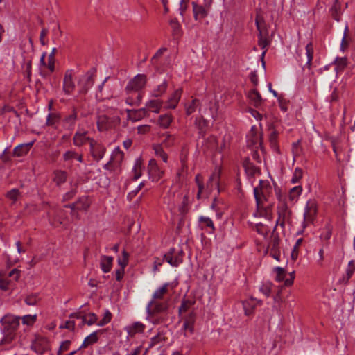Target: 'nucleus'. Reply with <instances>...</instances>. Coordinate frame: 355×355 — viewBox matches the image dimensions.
<instances>
[{"mask_svg": "<svg viewBox=\"0 0 355 355\" xmlns=\"http://www.w3.org/2000/svg\"><path fill=\"white\" fill-rule=\"evenodd\" d=\"M146 83V76L144 74H137L128 83L125 89L131 96H128L125 102L130 105H139L142 99V95L139 92Z\"/></svg>", "mask_w": 355, "mask_h": 355, "instance_id": "obj_1", "label": "nucleus"}, {"mask_svg": "<svg viewBox=\"0 0 355 355\" xmlns=\"http://www.w3.org/2000/svg\"><path fill=\"white\" fill-rule=\"evenodd\" d=\"M21 317L12 314L5 315L0 320L1 331L8 341H12L16 337V331L20 324Z\"/></svg>", "mask_w": 355, "mask_h": 355, "instance_id": "obj_2", "label": "nucleus"}, {"mask_svg": "<svg viewBox=\"0 0 355 355\" xmlns=\"http://www.w3.org/2000/svg\"><path fill=\"white\" fill-rule=\"evenodd\" d=\"M272 193L273 188L270 182L267 180H260L259 186L254 188V196L257 206L261 207L263 202L268 200Z\"/></svg>", "mask_w": 355, "mask_h": 355, "instance_id": "obj_3", "label": "nucleus"}, {"mask_svg": "<svg viewBox=\"0 0 355 355\" xmlns=\"http://www.w3.org/2000/svg\"><path fill=\"white\" fill-rule=\"evenodd\" d=\"M313 52V46H297L296 53L298 61L303 67H311Z\"/></svg>", "mask_w": 355, "mask_h": 355, "instance_id": "obj_4", "label": "nucleus"}, {"mask_svg": "<svg viewBox=\"0 0 355 355\" xmlns=\"http://www.w3.org/2000/svg\"><path fill=\"white\" fill-rule=\"evenodd\" d=\"M168 302H161L159 300L155 301L152 304L150 312H147L148 315L151 318L152 322L154 324H159L164 321V318L157 317V314L166 313L168 310Z\"/></svg>", "mask_w": 355, "mask_h": 355, "instance_id": "obj_5", "label": "nucleus"}, {"mask_svg": "<svg viewBox=\"0 0 355 355\" xmlns=\"http://www.w3.org/2000/svg\"><path fill=\"white\" fill-rule=\"evenodd\" d=\"M318 212L316 202L313 200H309L306 202L304 212L303 227L313 223Z\"/></svg>", "mask_w": 355, "mask_h": 355, "instance_id": "obj_6", "label": "nucleus"}, {"mask_svg": "<svg viewBox=\"0 0 355 355\" xmlns=\"http://www.w3.org/2000/svg\"><path fill=\"white\" fill-rule=\"evenodd\" d=\"M176 284L174 283H165L162 286L157 288L153 294V297L151 300L148 303L146 306V312H150V307L152 306V304L154 303L155 301L161 300L164 299L165 294L168 291L169 289L172 290L175 287Z\"/></svg>", "mask_w": 355, "mask_h": 355, "instance_id": "obj_7", "label": "nucleus"}, {"mask_svg": "<svg viewBox=\"0 0 355 355\" xmlns=\"http://www.w3.org/2000/svg\"><path fill=\"white\" fill-rule=\"evenodd\" d=\"M49 348L48 339L42 336H37L31 345V349L37 355L44 354Z\"/></svg>", "mask_w": 355, "mask_h": 355, "instance_id": "obj_8", "label": "nucleus"}, {"mask_svg": "<svg viewBox=\"0 0 355 355\" xmlns=\"http://www.w3.org/2000/svg\"><path fill=\"white\" fill-rule=\"evenodd\" d=\"M96 69H92L83 75L78 81V85L81 87V92L86 93L94 83Z\"/></svg>", "mask_w": 355, "mask_h": 355, "instance_id": "obj_9", "label": "nucleus"}, {"mask_svg": "<svg viewBox=\"0 0 355 355\" xmlns=\"http://www.w3.org/2000/svg\"><path fill=\"white\" fill-rule=\"evenodd\" d=\"M182 251L177 252L174 248L164 255L163 260L168 263L171 266L177 267L182 262Z\"/></svg>", "mask_w": 355, "mask_h": 355, "instance_id": "obj_10", "label": "nucleus"}, {"mask_svg": "<svg viewBox=\"0 0 355 355\" xmlns=\"http://www.w3.org/2000/svg\"><path fill=\"white\" fill-rule=\"evenodd\" d=\"M118 122V118H111L106 115L102 114L98 116L97 127L99 131H105L112 128Z\"/></svg>", "mask_w": 355, "mask_h": 355, "instance_id": "obj_11", "label": "nucleus"}, {"mask_svg": "<svg viewBox=\"0 0 355 355\" xmlns=\"http://www.w3.org/2000/svg\"><path fill=\"white\" fill-rule=\"evenodd\" d=\"M78 120V112L73 109L70 113L66 114L62 119V125L64 130L72 131Z\"/></svg>", "mask_w": 355, "mask_h": 355, "instance_id": "obj_12", "label": "nucleus"}, {"mask_svg": "<svg viewBox=\"0 0 355 355\" xmlns=\"http://www.w3.org/2000/svg\"><path fill=\"white\" fill-rule=\"evenodd\" d=\"M278 218L276 221V225H280L282 227H284V224L288 220L291 216V210L285 203L280 204L277 207Z\"/></svg>", "mask_w": 355, "mask_h": 355, "instance_id": "obj_13", "label": "nucleus"}, {"mask_svg": "<svg viewBox=\"0 0 355 355\" xmlns=\"http://www.w3.org/2000/svg\"><path fill=\"white\" fill-rule=\"evenodd\" d=\"M148 171L150 178H151L153 181H158L164 174V171L158 166L156 160L154 159H150Z\"/></svg>", "mask_w": 355, "mask_h": 355, "instance_id": "obj_14", "label": "nucleus"}, {"mask_svg": "<svg viewBox=\"0 0 355 355\" xmlns=\"http://www.w3.org/2000/svg\"><path fill=\"white\" fill-rule=\"evenodd\" d=\"M87 135L88 132L87 130H77L73 137V144L74 146L80 147L87 142L90 144V141L94 139L90 138Z\"/></svg>", "mask_w": 355, "mask_h": 355, "instance_id": "obj_15", "label": "nucleus"}, {"mask_svg": "<svg viewBox=\"0 0 355 355\" xmlns=\"http://www.w3.org/2000/svg\"><path fill=\"white\" fill-rule=\"evenodd\" d=\"M89 147L91 155L96 161L98 162L103 157L106 149L103 145L97 143L95 140H92Z\"/></svg>", "mask_w": 355, "mask_h": 355, "instance_id": "obj_16", "label": "nucleus"}, {"mask_svg": "<svg viewBox=\"0 0 355 355\" xmlns=\"http://www.w3.org/2000/svg\"><path fill=\"white\" fill-rule=\"evenodd\" d=\"M73 71L72 69L67 70L64 74L62 89L67 95L71 94L75 89V83L73 80Z\"/></svg>", "mask_w": 355, "mask_h": 355, "instance_id": "obj_17", "label": "nucleus"}, {"mask_svg": "<svg viewBox=\"0 0 355 355\" xmlns=\"http://www.w3.org/2000/svg\"><path fill=\"white\" fill-rule=\"evenodd\" d=\"M195 182L198 188L196 198L200 200L208 198L209 193L208 189L204 182L203 178L200 174H197L195 177Z\"/></svg>", "mask_w": 355, "mask_h": 355, "instance_id": "obj_18", "label": "nucleus"}, {"mask_svg": "<svg viewBox=\"0 0 355 355\" xmlns=\"http://www.w3.org/2000/svg\"><path fill=\"white\" fill-rule=\"evenodd\" d=\"M128 119L132 122H137L148 116L146 108L142 107L138 110H128Z\"/></svg>", "mask_w": 355, "mask_h": 355, "instance_id": "obj_19", "label": "nucleus"}, {"mask_svg": "<svg viewBox=\"0 0 355 355\" xmlns=\"http://www.w3.org/2000/svg\"><path fill=\"white\" fill-rule=\"evenodd\" d=\"M220 176V171L219 170L214 171L210 175L208 181L205 184L206 187L208 189V192L209 193V194L215 189H217L219 191Z\"/></svg>", "mask_w": 355, "mask_h": 355, "instance_id": "obj_20", "label": "nucleus"}, {"mask_svg": "<svg viewBox=\"0 0 355 355\" xmlns=\"http://www.w3.org/2000/svg\"><path fill=\"white\" fill-rule=\"evenodd\" d=\"M193 17L196 20H201L208 14V8L204 5H198L196 2H192Z\"/></svg>", "mask_w": 355, "mask_h": 355, "instance_id": "obj_21", "label": "nucleus"}, {"mask_svg": "<svg viewBox=\"0 0 355 355\" xmlns=\"http://www.w3.org/2000/svg\"><path fill=\"white\" fill-rule=\"evenodd\" d=\"M146 326L141 322H133L125 327V330L128 335L133 337L137 334H141L144 331Z\"/></svg>", "mask_w": 355, "mask_h": 355, "instance_id": "obj_22", "label": "nucleus"}, {"mask_svg": "<svg viewBox=\"0 0 355 355\" xmlns=\"http://www.w3.org/2000/svg\"><path fill=\"white\" fill-rule=\"evenodd\" d=\"M71 318L81 319V324H87V325H92L97 322V315L94 313L81 315L78 313H73L70 315Z\"/></svg>", "mask_w": 355, "mask_h": 355, "instance_id": "obj_23", "label": "nucleus"}, {"mask_svg": "<svg viewBox=\"0 0 355 355\" xmlns=\"http://www.w3.org/2000/svg\"><path fill=\"white\" fill-rule=\"evenodd\" d=\"M123 153L119 149H116L112 155L110 161L105 164L103 168L106 170H112L114 166L119 165L122 161Z\"/></svg>", "mask_w": 355, "mask_h": 355, "instance_id": "obj_24", "label": "nucleus"}, {"mask_svg": "<svg viewBox=\"0 0 355 355\" xmlns=\"http://www.w3.org/2000/svg\"><path fill=\"white\" fill-rule=\"evenodd\" d=\"M200 228L207 230L209 234L214 233L215 227L213 220L207 216H200L198 218Z\"/></svg>", "mask_w": 355, "mask_h": 355, "instance_id": "obj_25", "label": "nucleus"}, {"mask_svg": "<svg viewBox=\"0 0 355 355\" xmlns=\"http://www.w3.org/2000/svg\"><path fill=\"white\" fill-rule=\"evenodd\" d=\"M355 272V261L351 260L347 265V267L345 270V274L339 279L338 284H346L349 279L353 276Z\"/></svg>", "mask_w": 355, "mask_h": 355, "instance_id": "obj_26", "label": "nucleus"}, {"mask_svg": "<svg viewBox=\"0 0 355 355\" xmlns=\"http://www.w3.org/2000/svg\"><path fill=\"white\" fill-rule=\"evenodd\" d=\"M330 254L331 250L329 243L322 244L321 248L318 251V259L316 260L317 264L320 267H323L324 260Z\"/></svg>", "mask_w": 355, "mask_h": 355, "instance_id": "obj_27", "label": "nucleus"}, {"mask_svg": "<svg viewBox=\"0 0 355 355\" xmlns=\"http://www.w3.org/2000/svg\"><path fill=\"white\" fill-rule=\"evenodd\" d=\"M247 96L250 100V103L255 107H259L263 102L261 94L256 89H250L248 92Z\"/></svg>", "mask_w": 355, "mask_h": 355, "instance_id": "obj_28", "label": "nucleus"}, {"mask_svg": "<svg viewBox=\"0 0 355 355\" xmlns=\"http://www.w3.org/2000/svg\"><path fill=\"white\" fill-rule=\"evenodd\" d=\"M182 90L180 89H176L169 97L166 102V109H175L181 98Z\"/></svg>", "mask_w": 355, "mask_h": 355, "instance_id": "obj_29", "label": "nucleus"}, {"mask_svg": "<svg viewBox=\"0 0 355 355\" xmlns=\"http://www.w3.org/2000/svg\"><path fill=\"white\" fill-rule=\"evenodd\" d=\"M261 304V301L257 300L254 298H250L243 302V306L245 315L249 316L252 314L254 308L257 304Z\"/></svg>", "mask_w": 355, "mask_h": 355, "instance_id": "obj_30", "label": "nucleus"}, {"mask_svg": "<svg viewBox=\"0 0 355 355\" xmlns=\"http://www.w3.org/2000/svg\"><path fill=\"white\" fill-rule=\"evenodd\" d=\"M162 106V101L161 100L151 99L146 103V106L144 108H146L148 114L150 112L157 114L160 112Z\"/></svg>", "mask_w": 355, "mask_h": 355, "instance_id": "obj_31", "label": "nucleus"}, {"mask_svg": "<svg viewBox=\"0 0 355 355\" xmlns=\"http://www.w3.org/2000/svg\"><path fill=\"white\" fill-rule=\"evenodd\" d=\"M173 120V117L171 114H162L158 117L156 124L163 129L168 128Z\"/></svg>", "mask_w": 355, "mask_h": 355, "instance_id": "obj_32", "label": "nucleus"}, {"mask_svg": "<svg viewBox=\"0 0 355 355\" xmlns=\"http://www.w3.org/2000/svg\"><path fill=\"white\" fill-rule=\"evenodd\" d=\"M245 173L248 178L251 179L255 177L257 174L260 173V170L254 164L249 161H245L243 163Z\"/></svg>", "mask_w": 355, "mask_h": 355, "instance_id": "obj_33", "label": "nucleus"}, {"mask_svg": "<svg viewBox=\"0 0 355 355\" xmlns=\"http://www.w3.org/2000/svg\"><path fill=\"white\" fill-rule=\"evenodd\" d=\"M255 23L261 37H265L268 34L267 26L261 15H257Z\"/></svg>", "mask_w": 355, "mask_h": 355, "instance_id": "obj_34", "label": "nucleus"}, {"mask_svg": "<svg viewBox=\"0 0 355 355\" xmlns=\"http://www.w3.org/2000/svg\"><path fill=\"white\" fill-rule=\"evenodd\" d=\"M33 142L21 144L16 146L13 150V154L17 157H21L26 155L30 150Z\"/></svg>", "mask_w": 355, "mask_h": 355, "instance_id": "obj_35", "label": "nucleus"}, {"mask_svg": "<svg viewBox=\"0 0 355 355\" xmlns=\"http://www.w3.org/2000/svg\"><path fill=\"white\" fill-rule=\"evenodd\" d=\"M113 257L111 256H102L100 260L101 270L107 273L110 271L112 268Z\"/></svg>", "mask_w": 355, "mask_h": 355, "instance_id": "obj_36", "label": "nucleus"}, {"mask_svg": "<svg viewBox=\"0 0 355 355\" xmlns=\"http://www.w3.org/2000/svg\"><path fill=\"white\" fill-rule=\"evenodd\" d=\"M101 331H96L90 334L89 336H87L83 340L82 345L80 347V348H85L89 345H92L98 342V333Z\"/></svg>", "mask_w": 355, "mask_h": 355, "instance_id": "obj_37", "label": "nucleus"}, {"mask_svg": "<svg viewBox=\"0 0 355 355\" xmlns=\"http://www.w3.org/2000/svg\"><path fill=\"white\" fill-rule=\"evenodd\" d=\"M67 179V173L64 171H55L53 174V181L57 186H60L64 184Z\"/></svg>", "mask_w": 355, "mask_h": 355, "instance_id": "obj_38", "label": "nucleus"}, {"mask_svg": "<svg viewBox=\"0 0 355 355\" xmlns=\"http://www.w3.org/2000/svg\"><path fill=\"white\" fill-rule=\"evenodd\" d=\"M61 121V116L58 112H50L46 117V124L48 126L55 127Z\"/></svg>", "mask_w": 355, "mask_h": 355, "instance_id": "obj_39", "label": "nucleus"}, {"mask_svg": "<svg viewBox=\"0 0 355 355\" xmlns=\"http://www.w3.org/2000/svg\"><path fill=\"white\" fill-rule=\"evenodd\" d=\"M302 192V187L300 185L291 188L288 193L289 200L293 202H297Z\"/></svg>", "mask_w": 355, "mask_h": 355, "instance_id": "obj_40", "label": "nucleus"}, {"mask_svg": "<svg viewBox=\"0 0 355 355\" xmlns=\"http://www.w3.org/2000/svg\"><path fill=\"white\" fill-rule=\"evenodd\" d=\"M167 83L164 80L160 85H157L152 92L151 96L154 97H159L164 94L167 89Z\"/></svg>", "mask_w": 355, "mask_h": 355, "instance_id": "obj_41", "label": "nucleus"}, {"mask_svg": "<svg viewBox=\"0 0 355 355\" xmlns=\"http://www.w3.org/2000/svg\"><path fill=\"white\" fill-rule=\"evenodd\" d=\"M142 163L140 159H137L134 165V167L132 168V173H133V178L132 179L134 180H137L139 179L142 174Z\"/></svg>", "mask_w": 355, "mask_h": 355, "instance_id": "obj_42", "label": "nucleus"}, {"mask_svg": "<svg viewBox=\"0 0 355 355\" xmlns=\"http://www.w3.org/2000/svg\"><path fill=\"white\" fill-rule=\"evenodd\" d=\"M200 106L199 101L196 98L193 99L191 102L185 105L186 114L191 115L196 112L198 107Z\"/></svg>", "mask_w": 355, "mask_h": 355, "instance_id": "obj_43", "label": "nucleus"}, {"mask_svg": "<svg viewBox=\"0 0 355 355\" xmlns=\"http://www.w3.org/2000/svg\"><path fill=\"white\" fill-rule=\"evenodd\" d=\"M165 340L166 337L162 331H160L150 339L149 347H153L157 345L162 344L165 342Z\"/></svg>", "mask_w": 355, "mask_h": 355, "instance_id": "obj_44", "label": "nucleus"}, {"mask_svg": "<svg viewBox=\"0 0 355 355\" xmlns=\"http://www.w3.org/2000/svg\"><path fill=\"white\" fill-rule=\"evenodd\" d=\"M153 150L155 151V154L157 157H160L162 161L165 163L168 161V155L164 151L163 148L161 145H155L153 146Z\"/></svg>", "mask_w": 355, "mask_h": 355, "instance_id": "obj_45", "label": "nucleus"}, {"mask_svg": "<svg viewBox=\"0 0 355 355\" xmlns=\"http://www.w3.org/2000/svg\"><path fill=\"white\" fill-rule=\"evenodd\" d=\"M21 320L24 325L33 326L37 320V315H26Z\"/></svg>", "mask_w": 355, "mask_h": 355, "instance_id": "obj_46", "label": "nucleus"}, {"mask_svg": "<svg viewBox=\"0 0 355 355\" xmlns=\"http://www.w3.org/2000/svg\"><path fill=\"white\" fill-rule=\"evenodd\" d=\"M280 239L278 236L273 235L268 244V248L270 250H279Z\"/></svg>", "mask_w": 355, "mask_h": 355, "instance_id": "obj_47", "label": "nucleus"}, {"mask_svg": "<svg viewBox=\"0 0 355 355\" xmlns=\"http://www.w3.org/2000/svg\"><path fill=\"white\" fill-rule=\"evenodd\" d=\"M347 64V60L345 58H336L334 60L335 69L337 72L343 70Z\"/></svg>", "mask_w": 355, "mask_h": 355, "instance_id": "obj_48", "label": "nucleus"}, {"mask_svg": "<svg viewBox=\"0 0 355 355\" xmlns=\"http://www.w3.org/2000/svg\"><path fill=\"white\" fill-rule=\"evenodd\" d=\"M129 254L125 250H123L122 255L118 258V263L121 268H125L128 263Z\"/></svg>", "mask_w": 355, "mask_h": 355, "instance_id": "obj_49", "label": "nucleus"}, {"mask_svg": "<svg viewBox=\"0 0 355 355\" xmlns=\"http://www.w3.org/2000/svg\"><path fill=\"white\" fill-rule=\"evenodd\" d=\"M112 319V313L109 310H106L104 313L103 318L97 323L99 327H103L108 324Z\"/></svg>", "mask_w": 355, "mask_h": 355, "instance_id": "obj_50", "label": "nucleus"}, {"mask_svg": "<svg viewBox=\"0 0 355 355\" xmlns=\"http://www.w3.org/2000/svg\"><path fill=\"white\" fill-rule=\"evenodd\" d=\"M303 175V171L300 168H296L294 171V173L293 174L292 178H291V182L293 184H295L298 182L302 178Z\"/></svg>", "mask_w": 355, "mask_h": 355, "instance_id": "obj_51", "label": "nucleus"}, {"mask_svg": "<svg viewBox=\"0 0 355 355\" xmlns=\"http://www.w3.org/2000/svg\"><path fill=\"white\" fill-rule=\"evenodd\" d=\"M40 298L37 293L28 295L25 299V302L28 306H34L39 301Z\"/></svg>", "mask_w": 355, "mask_h": 355, "instance_id": "obj_52", "label": "nucleus"}, {"mask_svg": "<svg viewBox=\"0 0 355 355\" xmlns=\"http://www.w3.org/2000/svg\"><path fill=\"white\" fill-rule=\"evenodd\" d=\"M77 152L73 150H69L64 152L62 155V158L64 162H70L75 159Z\"/></svg>", "mask_w": 355, "mask_h": 355, "instance_id": "obj_53", "label": "nucleus"}, {"mask_svg": "<svg viewBox=\"0 0 355 355\" xmlns=\"http://www.w3.org/2000/svg\"><path fill=\"white\" fill-rule=\"evenodd\" d=\"M272 284L270 282L263 284L259 288V291L267 297L270 295L272 291Z\"/></svg>", "mask_w": 355, "mask_h": 355, "instance_id": "obj_54", "label": "nucleus"}, {"mask_svg": "<svg viewBox=\"0 0 355 355\" xmlns=\"http://www.w3.org/2000/svg\"><path fill=\"white\" fill-rule=\"evenodd\" d=\"M19 190L17 189H13L6 193V197L12 200V203H14L17 201L19 196Z\"/></svg>", "mask_w": 355, "mask_h": 355, "instance_id": "obj_55", "label": "nucleus"}, {"mask_svg": "<svg viewBox=\"0 0 355 355\" xmlns=\"http://www.w3.org/2000/svg\"><path fill=\"white\" fill-rule=\"evenodd\" d=\"M71 345V341L64 340L61 343L59 349L58 351V355H62V353L68 350Z\"/></svg>", "mask_w": 355, "mask_h": 355, "instance_id": "obj_56", "label": "nucleus"}, {"mask_svg": "<svg viewBox=\"0 0 355 355\" xmlns=\"http://www.w3.org/2000/svg\"><path fill=\"white\" fill-rule=\"evenodd\" d=\"M11 284H12V280L8 279V277L0 279V288L3 291L8 290Z\"/></svg>", "mask_w": 355, "mask_h": 355, "instance_id": "obj_57", "label": "nucleus"}, {"mask_svg": "<svg viewBox=\"0 0 355 355\" xmlns=\"http://www.w3.org/2000/svg\"><path fill=\"white\" fill-rule=\"evenodd\" d=\"M21 271L18 269L12 270L8 275V277L10 278V280H12V282H17L20 276Z\"/></svg>", "mask_w": 355, "mask_h": 355, "instance_id": "obj_58", "label": "nucleus"}, {"mask_svg": "<svg viewBox=\"0 0 355 355\" xmlns=\"http://www.w3.org/2000/svg\"><path fill=\"white\" fill-rule=\"evenodd\" d=\"M331 236V231L330 230L323 232L320 235V238L323 243L322 244L329 243V245H330V243L329 242V240L330 239Z\"/></svg>", "mask_w": 355, "mask_h": 355, "instance_id": "obj_59", "label": "nucleus"}, {"mask_svg": "<svg viewBox=\"0 0 355 355\" xmlns=\"http://www.w3.org/2000/svg\"><path fill=\"white\" fill-rule=\"evenodd\" d=\"M277 136V132L274 128L270 129L269 134V140L272 146L276 145Z\"/></svg>", "mask_w": 355, "mask_h": 355, "instance_id": "obj_60", "label": "nucleus"}, {"mask_svg": "<svg viewBox=\"0 0 355 355\" xmlns=\"http://www.w3.org/2000/svg\"><path fill=\"white\" fill-rule=\"evenodd\" d=\"M150 125H140L137 127V133L139 135H145L150 132Z\"/></svg>", "mask_w": 355, "mask_h": 355, "instance_id": "obj_61", "label": "nucleus"}, {"mask_svg": "<svg viewBox=\"0 0 355 355\" xmlns=\"http://www.w3.org/2000/svg\"><path fill=\"white\" fill-rule=\"evenodd\" d=\"M196 320V314L193 312L189 313L184 319V321L193 327Z\"/></svg>", "mask_w": 355, "mask_h": 355, "instance_id": "obj_62", "label": "nucleus"}, {"mask_svg": "<svg viewBox=\"0 0 355 355\" xmlns=\"http://www.w3.org/2000/svg\"><path fill=\"white\" fill-rule=\"evenodd\" d=\"M275 270L277 272L276 279L278 282L283 281L284 279V277H285V270H284V269L283 268H281V267H277L275 268Z\"/></svg>", "mask_w": 355, "mask_h": 355, "instance_id": "obj_63", "label": "nucleus"}, {"mask_svg": "<svg viewBox=\"0 0 355 355\" xmlns=\"http://www.w3.org/2000/svg\"><path fill=\"white\" fill-rule=\"evenodd\" d=\"M300 143V141H297L296 142H294L292 145V152H293L294 157L300 155V154L301 153Z\"/></svg>", "mask_w": 355, "mask_h": 355, "instance_id": "obj_64", "label": "nucleus"}]
</instances>
